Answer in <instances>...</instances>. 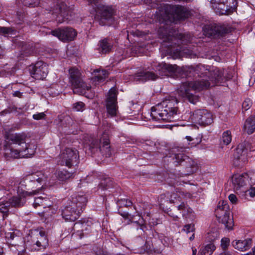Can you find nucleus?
<instances>
[{
    "mask_svg": "<svg viewBox=\"0 0 255 255\" xmlns=\"http://www.w3.org/2000/svg\"><path fill=\"white\" fill-rule=\"evenodd\" d=\"M190 15L189 9L179 4H164L159 7L156 12L157 19L160 23L164 24L158 30L159 38L163 39V44L171 52L179 56L192 54V51L187 46L191 41V37L188 34H175L170 24L178 20H185Z\"/></svg>",
    "mask_w": 255,
    "mask_h": 255,
    "instance_id": "f257e3e1",
    "label": "nucleus"
},
{
    "mask_svg": "<svg viewBox=\"0 0 255 255\" xmlns=\"http://www.w3.org/2000/svg\"><path fill=\"white\" fill-rule=\"evenodd\" d=\"M177 66L176 65L167 64L165 63H157L153 62L150 67H148L136 73L134 78L136 81L145 82L149 80H155L159 76H169L176 72Z\"/></svg>",
    "mask_w": 255,
    "mask_h": 255,
    "instance_id": "f03ea898",
    "label": "nucleus"
},
{
    "mask_svg": "<svg viewBox=\"0 0 255 255\" xmlns=\"http://www.w3.org/2000/svg\"><path fill=\"white\" fill-rule=\"evenodd\" d=\"M4 145L5 154L13 158H19L27 149V136L24 132L10 134Z\"/></svg>",
    "mask_w": 255,
    "mask_h": 255,
    "instance_id": "7ed1b4c3",
    "label": "nucleus"
},
{
    "mask_svg": "<svg viewBox=\"0 0 255 255\" xmlns=\"http://www.w3.org/2000/svg\"><path fill=\"white\" fill-rule=\"evenodd\" d=\"M109 134L104 132L100 139L91 137L85 142L84 148L87 154L93 155L100 152L106 157H110L111 150Z\"/></svg>",
    "mask_w": 255,
    "mask_h": 255,
    "instance_id": "20e7f679",
    "label": "nucleus"
},
{
    "mask_svg": "<svg viewBox=\"0 0 255 255\" xmlns=\"http://www.w3.org/2000/svg\"><path fill=\"white\" fill-rule=\"evenodd\" d=\"M187 148H188L187 146H176L172 148L171 152L174 154L172 159L175 166L181 165L185 162L186 163L185 174L189 175L196 172L198 169V166L196 161L193 160L184 153Z\"/></svg>",
    "mask_w": 255,
    "mask_h": 255,
    "instance_id": "39448f33",
    "label": "nucleus"
},
{
    "mask_svg": "<svg viewBox=\"0 0 255 255\" xmlns=\"http://www.w3.org/2000/svg\"><path fill=\"white\" fill-rule=\"evenodd\" d=\"M69 82L75 92L80 95H85V97L91 98L93 95H86L88 91L91 89L90 84H87L84 81L81 70L76 67H72L69 69Z\"/></svg>",
    "mask_w": 255,
    "mask_h": 255,
    "instance_id": "423d86ee",
    "label": "nucleus"
},
{
    "mask_svg": "<svg viewBox=\"0 0 255 255\" xmlns=\"http://www.w3.org/2000/svg\"><path fill=\"white\" fill-rule=\"evenodd\" d=\"M89 4L91 5L95 13V20L100 25H105L108 21L112 19L114 13V9L111 5L101 4L99 0H87Z\"/></svg>",
    "mask_w": 255,
    "mask_h": 255,
    "instance_id": "0eeeda50",
    "label": "nucleus"
},
{
    "mask_svg": "<svg viewBox=\"0 0 255 255\" xmlns=\"http://www.w3.org/2000/svg\"><path fill=\"white\" fill-rule=\"evenodd\" d=\"M152 205L147 202H139L136 205L134 206V209L138 214L139 217L138 221H134V218L132 219L134 222L139 226L140 229L143 231L147 230L146 223L150 224L151 210Z\"/></svg>",
    "mask_w": 255,
    "mask_h": 255,
    "instance_id": "6e6552de",
    "label": "nucleus"
},
{
    "mask_svg": "<svg viewBox=\"0 0 255 255\" xmlns=\"http://www.w3.org/2000/svg\"><path fill=\"white\" fill-rule=\"evenodd\" d=\"M229 205L226 201L219 202L215 214L218 221L225 225V228L228 230L233 229L234 221L233 217L230 216Z\"/></svg>",
    "mask_w": 255,
    "mask_h": 255,
    "instance_id": "1a4fd4ad",
    "label": "nucleus"
},
{
    "mask_svg": "<svg viewBox=\"0 0 255 255\" xmlns=\"http://www.w3.org/2000/svg\"><path fill=\"white\" fill-rule=\"evenodd\" d=\"M251 144L247 141L240 143L234 154V164L243 166L248 161V153L251 151Z\"/></svg>",
    "mask_w": 255,
    "mask_h": 255,
    "instance_id": "9d476101",
    "label": "nucleus"
},
{
    "mask_svg": "<svg viewBox=\"0 0 255 255\" xmlns=\"http://www.w3.org/2000/svg\"><path fill=\"white\" fill-rule=\"evenodd\" d=\"M178 103L177 98L174 96H169L166 97L164 100L160 103L164 112L167 114V116H170L172 118L171 122H174L178 119V115L180 112L176 106Z\"/></svg>",
    "mask_w": 255,
    "mask_h": 255,
    "instance_id": "9b49d317",
    "label": "nucleus"
},
{
    "mask_svg": "<svg viewBox=\"0 0 255 255\" xmlns=\"http://www.w3.org/2000/svg\"><path fill=\"white\" fill-rule=\"evenodd\" d=\"M79 158L78 152L75 148H66L59 155L58 164L71 167Z\"/></svg>",
    "mask_w": 255,
    "mask_h": 255,
    "instance_id": "f8f14e48",
    "label": "nucleus"
},
{
    "mask_svg": "<svg viewBox=\"0 0 255 255\" xmlns=\"http://www.w3.org/2000/svg\"><path fill=\"white\" fill-rule=\"evenodd\" d=\"M231 31L230 28L224 24H211L204 28L205 35L213 38L222 37Z\"/></svg>",
    "mask_w": 255,
    "mask_h": 255,
    "instance_id": "ddd939ff",
    "label": "nucleus"
},
{
    "mask_svg": "<svg viewBox=\"0 0 255 255\" xmlns=\"http://www.w3.org/2000/svg\"><path fill=\"white\" fill-rule=\"evenodd\" d=\"M48 246V240L45 232L40 231L36 237H33L31 242L28 241L26 246L31 251H41L44 250Z\"/></svg>",
    "mask_w": 255,
    "mask_h": 255,
    "instance_id": "4468645a",
    "label": "nucleus"
},
{
    "mask_svg": "<svg viewBox=\"0 0 255 255\" xmlns=\"http://www.w3.org/2000/svg\"><path fill=\"white\" fill-rule=\"evenodd\" d=\"M191 118L195 123L204 127L210 125L213 122L212 114L205 109L195 111L191 116Z\"/></svg>",
    "mask_w": 255,
    "mask_h": 255,
    "instance_id": "2eb2a0df",
    "label": "nucleus"
},
{
    "mask_svg": "<svg viewBox=\"0 0 255 255\" xmlns=\"http://www.w3.org/2000/svg\"><path fill=\"white\" fill-rule=\"evenodd\" d=\"M29 70L31 76L36 80H43L48 73V66L42 61H38L34 64L29 66Z\"/></svg>",
    "mask_w": 255,
    "mask_h": 255,
    "instance_id": "dca6fc26",
    "label": "nucleus"
},
{
    "mask_svg": "<svg viewBox=\"0 0 255 255\" xmlns=\"http://www.w3.org/2000/svg\"><path fill=\"white\" fill-rule=\"evenodd\" d=\"M118 91L115 88H111L108 93L106 100V109L107 114L111 117L117 116L118 113L117 102Z\"/></svg>",
    "mask_w": 255,
    "mask_h": 255,
    "instance_id": "f3484780",
    "label": "nucleus"
},
{
    "mask_svg": "<svg viewBox=\"0 0 255 255\" xmlns=\"http://www.w3.org/2000/svg\"><path fill=\"white\" fill-rule=\"evenodd\" d=\"M51 34L63 42L73 40L77 34L74 29L69 27L57 28L51 31Z\"/></svg>",
    "mask_w": 255,
    "mask_h": 255,
    "instance_id": "a211bd4d",
    "label": "nucleus"
},
{
    "mask_svg": "<svg viewBox=\"0 0 255 255\" xmlns=\"http://www.w3.org/2000/svg\"><path fill=\"white\" fill-rule=\"evenodd\" d=\"M72 9L68 6L64 1L59 2L53 9V14L56 15V20L59 22H62L64 19H68L69 16H71Z\"/></svg>",
    "mask_w": 255,
    "mask_h": 255,
    "instance_id": "6ab92c4d",
    "label": "nucleus"
},
{
    "mask_svg": "<svg viewBox=\"0 0 255 255\" xmlns=\"http://www.w3.org/2000/svg\"><path fill=\"white\" fill-rule=\"evenodd\" d=\"M193 91L190 86V82L182 83L177 89V93L178 96L184 100H187L191 103L195 104L199 101V97L191 92Z\"/></svg>",
    "mask_w": 255,
    "mask_h": 255,
    "instance_id": "aec40b11",
    "label": "nucleus"
},
{
    "mask_svg": "<svg viewBox=\"0 0 255 255\" xmlns=\"http://www.w3.org/2000/svg\"><path fill=\"white\" fill-rule=\"evenodd\" d=\"M40 189L32 191V192L22 191L18 193V196H13L8 201L9 205L11 207L20 208L25 203V197L27 196H31L37 193Z\"/></svg>",
    "mask_w": 255,
    "mask_h": 255,
    "instance_id": "412c9836",
    "label": "nucleus"
},
{
    "mask_svg": "<svg viewBox=\"0 0 255 255\" xmlns=\"http://www.w3.org/2000/svg\"><path fill=\"white\" fill-rule=\"evenodd\" d=\"M92 225L91 222H77L74 224L73 230L81 229L77 230L75 234L80 239H82L88 236L92 233Z\"/></svg>",
    "mask_w": 255,
    "mask_h": 255,
    "instance_id": "4be33fe9",
    "label": "nucleus"
},
{
    "mask_svg": "<svg viewBox=\"0 0 255 255\" xmlns=\"http://www.w3.org/2000/svg\"><path fill=\"white\" fill-rule=\"evenodd\" d=\"M167 114L165 113L160 104L151 109L150 116L153 120L155 121H163L167 122H171L172 118L167 116Z\"/></svg>",
    "mask_w": 255,
    "mask_h": 255,
    "instance_id": "5701e85b",
    "label": "nucleus"
},
{
    "mask_svg": "<svg viewBox=\"0 0 255 255\" xmlns=\"http://www.w3.org/2000/svg\"><path fill=\"white\" fill-rule=\"evenodd\" d=\"M81 213V211H79L78 208L69 204L62 210V215L66 221L74 222L79 217Z\"/></svg>",
    "mask_w": 255,
    "mask_h": 255,
    "instance_id": "b1692460",
    "label": "nucleus"
},
{
    "mask_svg": "<svg viewBox=\"0 0 255 255\" xmlns=\"http://www.w3.org/2000/svg\"><path fill=\"white\" fill-rule=\"evenodd\" d=\"M193 194V193L187 192L181 188H176L175 192H173L170 195L169 201L170 203L178 204L182 202L183 199L192 198Z\"/></svg>",
    "mask_w": 255,
    "mask_h": 255,
    "instance_id": "393cba45",
    "label": "nucleus"
},
{
    "mask_svg": "<svg viewBox=\"0 0 255 255\" xmlns=\"http://www.w3.org/2000/svg\"><path fill=\"white\" fill-rule=\"evenodd\" d=\"M87 202V197L83 195H74L71 198L70 204L78 209L82 213Z\"/></svg>",
    "mask_w": 255,
    "mask_h": 255,
    "instance_id": "a878e982",
    "label": "nucleus"
},
{
    "mask_svg": "<svg viewBox=\"0 0 255 255\" xmlns=\"http://www.w3.org/2000/svg\"><path fill=\"white\" fill-rule=\"evenodd\" d=\"M211 2L222 4L223 8H221L229 12H233L237 8L238 3L237 0H211Z\"/></svg>",
    "mask_w": 255,
    "mask_h": 255,
    "instance_id": "bb28decb",
    "label": "nucleus"
},
{
    "mask_svg": "<svg viewBox=\"0 0 255 255\" xmlns=\"http://www.w3.org/2000/svg\"><path fill=\"white\" fill-rule=\"evenodd\" d=\"M249 176L247 173H244L241 175H234L232 177V183L234 188L238 190L243 187L246 184Z\"/></svg>",
    "mask_w": 255,
    "mask_h": 255,
    "instance_id": "cd10ccee",
    "label": "nucleus"
},
{
    "mask_svg": "<svg viewBox=\"0 0 255 255\" xmlns=\"http://www.w3.org/2000/svg\"><path fill=\"white\" fill-rule=\"evenodd\" d=\"M98 49L102 54H107L110 52L113 47V41L110 38H105L99 41L98 43Z\"/></svg>",
    "mask_w": 255,
    "mask_h": 255,
    "instance_id": "c85d7f7f",
    "label": "nucleus"
},
{
    "mask_svg": "<svg viewBox=\"0 0 255 255\" xmlns=\"http://www.w3.org/2000/svg\"><path fill=\"white\" fill-rule=\"evenodd\" d=\"M190 86L193 91H201L208 89L210 86L209 80L201 78L193 82H191Z\"/></svg>",
    "mask_w": 255,
    "mask_h": 255,
    "instance_id": "c756f323",
    "label": "nucleus"
},
{
    "mask_svg": "<svg viewBox=\"0 0 255 255\" xmlns=\"http://www.w3.org/2000/svg\"><path fill=\"white\" fill-rule=\"evenodd\" d=\"M118 205L119 208L118 209V213L124 218L128 219L130 214L128 211H124V207H131L132 206V202L128 199H121L119 201Z\"/></svg>",
    "mask_w": 255,
    "mask_h": 255,
    "instance_id": "7c9ffc66",
    "label": "nucleus"
},
{
    "mask_svg": "<svg viewBox=\"0 0 255 255\" xmlns=\"http://www.w3.org/2000/svg\"><path fill=\"white\" fill-rule=\"evenodd\" d=\"M252 244V240L251 239L233 242V245L234 248L241 251H245L249 250L251 247Z\"/></svg>",
    "mask_w": 255,
    "mask_h": 255,
    "instance_id": "2f4dec72",
    "label": "nucleus"
},
{
    "mask_svg": "<svg viewBox=\"0 0 255 255\" xmlns=\"http://www.w3.org/2000/svg\"><path fill=\"white\" fill-rule=\"evenodd\" d=\"M244 129L249 134H252L255 131V115L248 118L244 124Z\"/></svg>",
    "mask_w": 255,
    "mask_h": 255,
    "instance_id": "473e14b6",
    "label": "nucleus"
},
{
    "mask_svg": "<svg viewBox=\"0 0 255 255\" xmlns=\"http://www.w3.org/2000/svg\"><path fill=\"white\" fill-rule=\"evenodd\" d=\"M56 176L58 180L61 181H65L74 177V172H69L66 170L57 171Z\"/></svg>",
    "mask_w": 255,
    "mask_h": 255,
    "instance_id": "72a5a7b5",
    "label": "nucleus"
},
{
    "mask_svg": "<svg viewBox=\"0 0 255 255\" xmlns=\"http://www.w3.org/2000/svg\"><path fill=\"white\" fill-rule=\"evenodd\" d=\"M25 180L29 182H37L40 184L44 180V175L40 171H37L25 177Z\"/></svg>",
    "mask_w": 255,
    "mask_h": 255,
    "instance_id": "f704fd0d",
    "label": "nucleus"
},
{
    "mask_svg": "<svg viewBox=\"0 0 255 255\" xmlns=\"http://www.w3.org/2000/svg\"><path fill=\"white\" fill-rule=\"evenodd\" d=\"M180 204L176 206L177 209L181 211L183 217L185 218H188V216L191 214L193 211L191 208L189 207L187 203L184 202H181Z\"/></svg>",
    "mask_w": 255,
    "mask_h": 255,
    "instance_id": "c9c22d12",
    "label": "nucleus"
},
{
    "mask_svg": "<svg viewBox=\"0 0 255 255\" xmlns=\"http://www.w3.org/2000/svg\"><path fill=\"white\" fill-rule=\"evenodd\" d=\"M216 247L213 244L210 243L202 247L198 253L199 255H211L215 251Z\"/></svg>",
    "mask_w": 255,
    "mask_h": 255,
    "instance_id": "e433bc0d",
    "label": "nucleus"
},
{
    "mask_svg": "<svg viewBox=\"0 0 255 255\" xmlns=\"http://www.w3.org/2000/svg\"><path fill=\"white\" fill-rule=\"evenodd\" d=\"M97 73L98 74L92 78V80L95 82V84H97V82L99 83L104 81L108 76V72L105 70H97Z\"/></svg>",
    "mask_w": 255,
    "mask_h": 255,
    "instance_id": "4c0bfd02",
    "label": "nucleus"
},
{
    "mask_svg": "<svg viewBox=\"0 0 255 255\" xmlns=\"http://www.w3.org/2000/svg\"><path fill=\"white\" fill-rule=\"evenodd\" d=\"M214 84L218 85L222 83L224 80V74L222 71L218 68L214 70Z\"/></svg>",
    "mask_w": 255,
    "mask_h": 255,
    "instance_id": "58836bf2",
    "label": "nucleus"
},
{
    "mask_svg": "<svg viewBox=\"0 0 255 255\" xmlns=\"http://www.w3.org/2000/svg\"><path fill=\"white\" fill-rule=\"evenodd\" d=\"M231 131L229 130L224 131L222 134L221 143L227 145L231 143Z\"/></svg>",
    "mask_w": 255,
    "mask_h": 255,
    "instance_id": "ea45409f",
    "label": "nucleus"
},
{
    "mask_svg": "<svg viewBox=\"0 0 255 255\" xmlns=\"http://www.w3.org/2000/svg\"><path fill=\"white\" fill-rule=\"evenodd\" d=\"M10 207L9 203L8 201L0 203V212L3 214V218L8 216Z\"/></svg>",
    "mask_w": 255,
    "mask_h": 255,
    "instance_id": "a19ab883",
    "label": "nucleus"
},
{
    "mask_svg": "<svg viewBox=\"0 0 255 255\" xmlns=\"http://www.w3.org/2000/svg\"><path fill=\"white\" fill-rule=\"evenodd\" d=\"M113 181L110 178H106L101 180L99 187L101 188L102 190H106L108 188L112 186Z\"/></svg>",
    "mask_w": 255,
    "mask_h": 255,
    "instance_id": "79ce46f5",
    "label": "nucleus"
},
{
    "mask_svg": "<svg viewBox=\"0 0 255 255\" xmlns=\"http://www.w3.org/2000/svg\"><path fill=\"white\" fill-rule=\"evenodd\" d=\"M30 144H27V147L28 148L26 149L25 151H23L22 153L21 156L19 157H30L31 155H33L35 153L36 147H35V145H33V148H30Z\"/></svg>",
    "mask_w": 255,
    "mask_h": 255,
    "instance_id": "37998d69",
    "label": "nucleus"
},
{
    "mask_svg": "<svg viewBox=\"0 0 255 255\" xmlns=\"http://www.w3.org/2000/svg\"><path fill=\"white\" fill-rule=\"evenodd\" d=\"M44 201H47V199L42 197H36L35 198L33 206L35 208H36L38 206H44L45 205L43 203Z\"/></svg>",
    "mask_w": 255,
    "mask_h": 255,
    "instance_id": "c03bdc74",
    "label": "nucleus"
},
{
    "mask_svg": "<svg viewBox=\"0 0 255 255\" xmlns=\"http://www.w3.org/2000/svg\"><path fill=\"white\" fill-rule=\"evenodd\" d=\"M85 105L82 102H77L73 104L72 109L77 112H82L85 109Z\"/></svg>",
    "mask_w": 255,
    "mask_h": 255,
    "instance_id": "a18cd8bd",
    "label": "nucleus"
},
{
    "mask_svg": "<svg viewBox=\"0 0 255 255\" xmlns=\"http://www.w3.org/2000/svg\"><path fill=\"white\" fill-rule=\"evenodd\" d=\"M40 0H24L23 3L29 7H35L39 5Z\"/></svg>",
    "mask_w": 255,
    "mask_h": 255,
    "instance_id": "49530a36",
    "label": "nucleus"
},
{
    "mask_svg": "<svg viewBox=\"0 0 255 255\" xmlns=\"http://www.w3.org/2000/svg\"><path fill=\"white\" fill-rule=\"evenodd\" d=\"M252 101L250 99H246L242 104L243 111H246L250 109L252 106Z\"/></svg>",
    "mask_w": 255,
    "mask_h": 255,
    "instance_id": "de8ad7c7",
    "label": "nucleus"
},
{
    "mask_svg": "<svg viewBox=\"0 0 255 255\" xmlns=\"http://www.w3.org/2000/svg\"><path fill=\"white\" fill-rule=\"evenodd\" d=\"M12 31L11 28L0 26V34L1 35L6 36V34L11 33Z\"/></svg>",
    "mask_w": 255,
    "mask_h": 255,
    "instance_id": "09e8293b",
    "label": "nucleus"
},
{
    "mask_svg": "<svg viewBox=\"0 0 255 255\" xmlns=\"http://www.w3.org/2000/svg\"><path fill=\"white\" fill-rule=\"evenodd\" d=\"M183 230L187 233L193 232L195 231L194 225L193 224L186 225L183 228Z\"/></svg>",
    "mask_w": 255,
    "mask_h": 255,
    "instance_id": "8fccbe9b",
    "label": "nucleus"
},
{
    "mask_svg": "<svg viewBox=\"0 0 255 255\" xmlns=\"http://www.w3.org/2000/svg\"><path fill=\"white\" fill-rule=\"evenodd\" d=\"M32 117L34 120H39L45 119L46 117V115L44 114V113L42 112L34 114Z\"/></svg>",
    "mask_w": 255,
    "mask_h": 255,
    "instance_id": "3c124183",
    "label": "nucleus"
},
{
    "mask_svg": "<svg viewBox=\"0 0 255 255\" xmlns=\"http://www.w3.org/2000/svg\"><path fill=\"white\" fill-rule=\"evenodd\" d=\"M230 240L227 238H224L221 240V245L224 249H225L229 245Z\"/></svg>",
    "mask_w": 255,
    "mask_h": 255,
    "instance_id": "603ef678",
    "label": "nucleus"
},
{
    "mask_svg": "<svg viewBox=\"0 0 255 255\" xmlns=\"http://www.w3.org/2000/svg\"><path fill=\"white\" fill-rule=\"evenodd\" d=\"M229 199L233 204H236L237 203L238 199L237 196L233 194H231L229 196Z\"/></svg>",
    "mask_w": 255,
    "mask_h": 255,
    "instance_id": "864d4df0",
    "label": "nucleus"
},
{
    "mask_svg": "<svg viewBox=\"0 0 255 255\" xmlns=\"http://www.w3.org/2000/svg\"><path fill=\"white\" fill-rule=\"evenodd\" d=\"M248 192H249V194L251 197H254L255 196V187H251L250 190L245 191L246 193Z\"/></svg>",
    "mask_w": 255,
    "mask_h": 255,
    "instance_id": "5fc2aeb1",
    "label": "nucleus"
},
{
    "mask_svg": "<svg viewBox=\"0 0 255 255\" xmlns=\"http://www.w3.org/2000/svg\"><path fill=\"white\" fill-rule=\"evenodd\" d=\"M5 237L7 239L13 240L15 237V234L13 232L6 233H5Z\"/></svg>",
    "mask_w": 255,
    "mask_h": 255,
    "instance_id": "6e6d98bb",
    "label": "nucleus"
},
{
    "mask_svg": "<svg viewBox=\"0 0 255 255\" xmlns=\"http://www.w3.org/2000/svg\"><path fill=\"white\" fill-rule=\"evenodd\" d=\"M168 214L169 216H170V217H172L173 220H175V221H177L179 219V218L178 217V216L177 215H174L171 210H170L169 211H168Z\"/></svg>",
    "mask_w": 255,
    "mask_h": 255,
    "instance_id": "4d7b16f0",
    "label": "nucleus"
},
{
    "mask_svg": "<svg viewBox=\"0 0 255 255\" xmlns=\"http://www.w3.org/2000/svg\"><path fill=\"white\" fill-rule=\"evenodd\" d=\"M13 96L14 97H17L19 98H21L22 96V93H20L19 91H15L13 93Z\"/></svg>",
    "mask_w": 255,
    "mask_h": 255,
    "instance_id": "13d9d810",
    "label": "nucleus"
},
{
    "mask_svg": "<svg viewBox=\"0 0 255 255\" xmlns=\"http://www.w3.org/2000/svg\"><path fill=\"white\" fill-rule=\"evenodd\" d=\"M192 255H196L197 250L195 248H192Z\"/></svg>",
    "mask_w": 255,
    "mask_h": 255,
    "instance_id": "bf43d9fd",
    "label": "nucleus"
},
{
    "mask_svg": "<svg viewBox=\"0 0 255 255\" xmlns=\"http://www.w3.org/2000/svg\"><path fill=\"white\" fill-rule=\"evenodd\" d=\"M133 218L134 219V221H137V219H135V217L134 216H131V215H130V216L128 217V218H130V219L132 221V222L136 223L135 222H134V221L132 219Z\"/></svg>",
    "mask_w": 255,
    "mask_h": 255,
    "instance_id": "052dcab7",
    "label": "nucleus"
},
{
    "mask_svg": "<svg viewBox=\"0 0 255 255\" xmlns=\"http://www.w3.org/2000/svg\"><path fill=\"white\" fill-rule=\"evenodd\" d=\"M186 138L187 139L188 141H191L193 140V138L190 136H187Z\"/></svg>",
    "mask_w": 255,
    "mask_h": 255,
    "instance_id": "680f3d73",
    "label": "nucleus"
},
{
    "mask_svg": "<svg viewBox=\"0 0 255 255\" xmlns=\"http://www.w3.org/2000/svg\"><path fill=\"white\" fill-rule=\"evenodd\" d=\"M219 255H231L228 252H223L220 254Z\"/></svg>",
    "mask_w": 255,
    "mask_h": 255,
    "instance_id": "e2e57ef3",
    "label": "nucleus"
},
{
    "mask_svg": "<svg viewBox=\"0 0 255 255\" xmlns=\"http://www.w3.org/2000/svg\"><path fill=\"white\" fill-rule=\"evenodd\" d=\"M194 239V234L193 233L192 236L189 238L190 241H192Z\"/></svg>",
    "mask_w": 255,
    "mask_h": 255,
    "instance_id": "0e129e2a",
    "label": "nucleus"
},
{
    "mask_svg": "<svg viewBox=\"0 0 255 255\" xmlns=\"http://www.w3.org/2000/svg\"><path fill=\"white\" fill-rule=\"evenodd\" d=\"M3 249L2 248L0 247V255H2L3 254Z\"/></svg>",
    "mask_w": 255,
    "mask_h": 255,
    "instance_id": "69168bd1",
    "label": "nucleus"
},
{
    "mask_svg": "<svg viewBox=\"0 0 255 255\" xmlns=\"http://www.w3.org/2000/svg\"><path fill=\"white\" fill-rule=\"evenodd\" d=\"M209 80H210L211 81H212L213 82V83H214V84L213 85V86H214L215 85L214 84V77L212 78V79L211 80V78H209Z\"/></svg>",
    "mask_w": 255,
    "mask_h": 255,
    "instance_id": "338daca9",
    "label": "nucleus"
},
{
    "mask_svg": "<svg viewBox=\"0 0 255 255\" xmlns=\"http://www.w3.org/2000/svg\"><path fill=\"white\" fill-rule=\"evenodd\" d=\"M253 253H254V255L255 254V246L253 249Z\"/></svg>",
    "mask_w": 255,
    "mask_h": 255,
    "instance_id": "774afa93",
    "label": "nucleus"
}]
</instances>
